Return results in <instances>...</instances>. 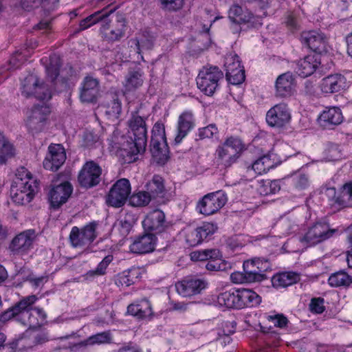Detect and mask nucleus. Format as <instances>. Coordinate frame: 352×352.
<instances>
[{
  "label": "nucleus",
  "instance_id": "nucleus-1",
  "mask_svg": "<svg viewBox=\"0 0 352 352\" xmlns=\"http://www.w3.org/2000/svg\"><path fill=\"white\" fill-rule=\"evenodd\" d=\"M128 126L133 137L130 136L122 144L121 155L127 157L125 162L130 163L135 161L139 155H142L147 144V129L146 120L137 113H132L128 121Z\"/></svg>",
  "mask_w": 352,
  "mask_h": 352
},
{
  "label": "nucleus",
  "instance_id": "nucleus-2",
  "mask_svg": "<svg viewBox=\"0 0 352 352\" xmlns=\"http://www.w3.org/2000/svg\"><path fill=\"white\" fill-rule=\"evenodd\" d=\"M38 182L25 167L16 170L15 179L11 186L12 201L19 205L30 203L38 191Z\"/></svg>",
  "mask_w": 352,
  "mask_h": 352
},
{
  "label": "nucleus",
  "instance_id": "nucleus-3",
  "mask_svg": "<svg viewBox=\"0 0 352 352\" xmlns=\"http://www.w3.org/2000/svg\"><path fill=\"white\" fill-rule=\"evenodd\" d=\"M217 301L221 307L241 309L258 306L261 297L250 289H232L219 294Z\"/></svg>",
  "mask_w": 352,
  "mask_h": 352
},
{
  "label": "nucleus",
  "instance_id": "nucleus-4",
  "mask_svg": "<svg viewBox=\"0 0 352 352\" xmlns=\"http://www.w3.org/2000/svg\"><path fill=\"white\" fill-rule=\"evenodd\" d=\"M245 149V145L239 138L230 136L215 151V159L219 165L230 167L240 157Z\"/></svg>",
  "mask_w": 352,
  "mask_h": 352
},
{
  "label": "nucleus",
  "instance_id": "nucleus-5",
  "mask_svg": "<svg viewBox=\"0 0 352 352\" xmlns=\"http://www.w3.org/2000/svg\"><path fill=\"white\" fill-rule=\"evenodd\" d=\"M51 110L46 104L35 105L27 110L25 124L32 133H38L44 131L49 124Z\"/></svg>",
  "mask_w": 352,
  "mask_h": 352
},
{
  "label": "nucleus",
  "instance_id": "nucleus-6",
  "mask_svg": "<svg viewBox=\"0 0 352 352\" xmlns=\"http://www.w3.org/2000/svg\"><path fill=\"white\" fill-rule=\"evenodd\" d=\"M34 299L30 301V304L24 306L20 309L19 316V322L27 327L28 329H36L41 327L47 318L46 313L42 308L32 307V306L38 300V298L36 295H30L23 298Z\"/></svg>",
  "mask_w": 352,
  "mask_h": 352
},
{
  "label": "nucleus",
  "instance_id": "nucleus-7",
  "mask_svg": "<svg viewBox=\"0 0 352 352\" xmlns=\"http://www.w3.org/2000/svg\"><path fill=\"white\" fill-rule=\"evenodd\" d=\"M21 91L24 97H34L40 100H48L52 97L50 86L41 82L34 74H29L22 80Z\"/></svg>",
  "mask_w": 352,
  "mask_h": 352
},
{
  "label": "nucleus",
  "instance_id": "nucleus-8",
  "mask_svg": "<svg viewBox=\"0 0 352 352\" xmlns=\"http://www.w3.org/2000/svg\"><path fill=\"white\" fill-rule=\"evenodd\" d=\"M223 78L222 72L215 66L204 67L196 78L198 89L207 96H212Z\"/></svg>",
  "mask_w": 352,
  "mask_h": 352
},
{
  "label": "nucleus",
  "instance_id": "nucleus-9",
  "mask_svg": "<svg viewBox=\"0 0 352 352\" xmlns=\"http://www.w3.org/2000/svg\"><path fill=\"white\" fill-rule=\"evenodd\" d=\"M338 232L336 228H331L327 222H316L309 227L300 241L307 246H314L333 236Z\"/></svg>",
  "mask_w": 352,
  "mask_h": 352
},
{
  "label": "nucleus",
  "instance_id": "nucleus-10",
  "mask_svg": "<svg viewBox=\"0 0 352 352\" xmlns=\"http://www.w3.org/2000/svg\"><path fill=\"white\" fill-rule=\"evenodd\" d=\"M217 230L216 224L210 222L203 223L200 226H188L181 231V236L189 246L201 244L208 236L213 234Z\"/></svg>",
  "mask_w": 352,
  "mask_h": 352
},
{
  "label": "nucleus",
  "instance_id": "nucleus-11",
  "mask_svg": "<svg viewBox=\"0 0 352 352\" xmlns=\"http://www.w3.org/2000/svg\"><path fill=\"white\" fill-rule=\"evenodd\" d=\"M228 201L227 195L223 190H217L204 195L197 205V211L204 215L210 216L217 213Z\"/></svg>",
  "mask_w": 352,
  "mask_h": 352
},
{
  "label": "nucleus",
  "instance_id": "nucleus-12",
  "mask_svg": "<svg viewBox=\"0 0 352 352\" xmlns=\"http://www.w3.org/2000/svg\"><path fill=\"white\" fill-rule=\"evenodd\" d=\"M131 187L127 179H118L110 188L106 196L108 206L120 208L124 205L131 194Z\"/></svg>",
  "mask_w": 352,
  "mask_h": 352
},
{
  "label": "nucleus",
  "instance_id": "nucleus-13",
  "mask_svg": "<svg viewBox=\"0 0 352 352\" xmlns=\"http://www.w3.org/2000/svg\"><path fill=\"white\" fill-rule=\"evenodd\" d=\"M126 29V21L121 15H116L114 21L109 17L101 24L100 33L102 37L109 41H117L124 36Z\"/></svg>",
  "mask_w": 352,
  "mask_h": 352
},
{
  "label": "nucleus",
  "instance_id": "nucleus-14",
  "mask_svg": "<svg viewBox=\"0 0 352 352\" xmlns=\"http://www.w3.org/2000/svg\"><path fill=\"white\" fill-rule=\"evenodd\" d=\"M97 224L89 223L82 228L74 226L69 234V241L74 248H83L90 245L97 237Z\"/></svg>",
  "mask_w": 352,
  "mask_h": 352
},
{
  "label": "nucleus",
  "instance_id": "nucleus-15",
  "mask_svg": "<svg viewBox=\"0 0 352 352\" xmlns=\"http://www.w3.org/2000/svg\"><path fill=\"white\" fill-rule=\"evenodd\" d=\"M291 119V110L285 102L274 105L267 111L265 117L267 124L277 129L285 127L290 122Z\"/></svg>",
  "mask_w": 352,
  "mask_h": 352
},
{
  "label": "nucleus",
  "instance_id": "nucleus-16",
  "mask_svg": "<svg viewBox=\"0 0 352 352\" xmlns=\"http://www.w3.org/2000/svg\"><path fill=\"white\" fill-rule=\"evenodd\" d=\"M224 66L226 79L230 84L239 85L245 80V70L236 54L228 55L226 57Z\"/></svg>",
  "mask_w": 352,
  "mask_h": 352
},
{
  "label": "nucleus",
  "instance_id": "nucleus-17",
  "mask_svg": "<svg viewBox=\"0 0 352 352\" xmlns=\"http://www.w3.org/2000/svg\"><path fill=\"white\" fill-rule=\"evenodd\" d=\"M43 160V165L46 170L56 171L66 160L65 148L60 144H51Z\"/></svg>",
  "mask_w": 352,
  "mask_h": 352
},
{
  "label": "nucleus",
  "instance_id": "nucleus-18",
  "mask_svg": "<svg viewBox=\"0 0 352 352\" xmlns=\"http://www.w3.org/2000/svg\"><path fill=\"white\" fill-rule=\"evenodd\" d=\"M229 19L237 24H250L253 28H257L262 25V18L254 15L249 10L243 9L238 4H234L229 10Z\"/></svg>",
  "mask_w": 352,
  "mask_h": 352
},
{
  "label": "nucleus",
  "instance_id": "nucleus-19",
  "mask_svg": "<svg viewBox=\"0 0 352 352\" xmlns=\"http://www.w3.org/2000/svg\"><path fill=\"white\" fill-rule=\"evenodd\" d=\"M102 170L94 162H87L82 168L78 175V182L81 186L91 188L100 182Z\"/></svg>",
  "mask_w": 352,
  "mask_h": 352
},
{
  "label": "nucleus",
  "instance_id": "nucleus-20",
  "mask_svg": "<svg viewBox=\"0 0 352 352\" xmlns=\"http://www.w3.org/2000/svg\"><path fill=\"white\" fill-rule=\"evenodd\" d=\"M144 228L155 233H162L168 229L171 224L166 220L165 214L161 210L151 211L142 221Z\"/></svg>",
  "mask_w": 352,
  "mask_h": 352
},
{
  "label": "nucleus",
  "instance_id": "nucleus-21",
  "mask_svg": "<svg viewBox=\"0 0 352 352\" xmlns=\"http://www.w3.org/2000/svg\"><path fill=\"white\" fill-rule=\"evenodd\" d=\"M296 82L291 72L279 75L275 81V96L280 98H287L296 93Z\"/></svg>",
  "mask_w": 352,
  "mask_h": 352
},
{
  "label": "nucleus",
  "instance_id": "nucleus-22",
  "mask_svg": "<svg viewBox=\"0 0 352 352\" xmlns=\"http://www.w3.org/2000/svg\"><path fill=\"white\" fill-rule=\"evenodd\" d=\"M300 40L302 44L319 54L327 50V38L321 32L316 30L302 32Z\"/></svg>",
  "mask_w": 352,
  "mask_h": 352
},
{
  "label": "nucleus",
  "instance_id": "nucleus-23",
  "mask_svg": "<svg viewBox=\"0 0 352 352\" xmlns=\"http://www.w3.org/2000/svg\"><path fill=\"white\" fill-rule=\"evenodd\" d=\"M207 286V283L204 279L196 278H186L175 284L177 293L188 297L199 294Z\"/></svg>",
  "mask_w": 352,
  "mask_h": 352
},
{
  "label": "nucleus",
  "instance_id": "nucleus-24",
  "mask_svg": "<svg viewBox=\"0 0 352 352\" xmlns=\"http://www.w3.org/2000/svg\"><path fill=\"white\" fill-rule=\"evenodd\" d=\"M349 87L346 78L342 74L329 75L322 79L320 88L324 94H333L341 91Z\"/></svg>",
  "mask_w": 352,
  "mask_h": 352
},
{
  "label": "nucleus",
  "instance_id": "nucleus-25",
  "mask_svg": "<svg viewBox=\"0 0 352 352\" xmlns=\"http://www.w3.org/2000/svg\"><path fill=\"white\" fill-rule=\"evenodd\" d=\"M100 86L98 79L86 76L81 83L80 98L83 102H95L99 95Z\"/></svg>",
  "mask_w": 352,
  "mask_h": 352
},
{
  "label": "nucleus",
  "instance_id": "nucleus-26",
  "mask_svg": "<svg viewBox=\"0 0 352 352\" xmlns=\"http://www.w3.org/2000/svg\"><path fill=\"white\" fill-rule=\"evenodd\" d=\"M195 126V118L190 110L184 111L178 118L175 142L179 143Z\"/></svg>",
  "mask_w": 352,
  "mask_h": 352
},
{
  "label": "nucleus",
  "instance_id": "nucleus-27",
  "mask_svg": "<svg viewBox=\"0 0 352 352\" xmlns=\"http://www.w3.org/2000/svg\"><path fill=\"white\" fill-rule=\"evenodd\" d=\"M73 192L72 184L65 182L52 188L50 192V200L53 208H58L66 203Z\"/></svg>",
  "mask_w": 352,
  "mask_h": 352
},
{
  "label": "nucleus",
  "instance_id": "nucleus-28",
  "mask_svg": "<svg viewBox=\"0 0 352 352\" xmlns=\"http://www.w3.org/2000/svg\"><path fill=\"white\" fill-rule=\"evenodd\" d=\"M156 236L153 234H146L138 236L130 245V250L135 254H147L155 250Z\"/></svg>",
  "mask_w": 352,
  "mask_h": 352
},
{
  "label": "nucleus",
  "instance_id": "nucleus-29",
  "mask_svg": "<svg viewBox=\"0 0 352 352\" xmlns=\"http://www.w3.org/2000/svg\"><path fill=\"white\" fill-rule=\"evenodd\" d=\"M320 65V57L319 54H309L298 61L296 72L300 76L306 78L313 74Z\"/></svg>",
  "mask_w": 352,
  "mask_h": 352
},
{
  "label": "nucleus",
  "instance_id": "nucleus-30",
  "mask_svg": "<svg viewBox=\"0 0 352 352\" xmlns=\"http://www.w3.org/2000/svg\"><path fill=\"white\" fill-rule=\"evenodd\" d=\"M144 81V73L142 68H130L124 77L123 86L124 93L135 91L142 86Z\"/></svg>",
  "mask_w": 352,
  "mask_h": 352
},
{
  "label": "nucleus",
  "instance_id": "nucleus-31",
  "mask_svg": "<svg viewBox=\"0 0 352 352\" xmlns=\"http://www.w3.org/2000/svg\"><path fill=\"white\" fill-rule=\"evenodd\" d=\"M116 9L117 7L109 8V6H107L100 10L95 12L80 22L79 30H85L98 23H104L107 17L113 13Z\"/></svg>",
  "mask_w": 352,
  "mask_h": 352
},
{
  "label": "nucleus",
  "instance_id": "nucleus-32",
  "mask_svg": "<svg viewBox=\"0 0 352 352\" xmlns=\"http://www.w3.org/2000/svg\"><path fill=\"white\" fill-rule=\"evenodd\" d=\"M34 239L33 230L23 232L13 239L10 248L12 252H25L32 247Z\"/></svg>",
  "mask_w": 352,
  "mask_h": 352
},
{
  "label": "nucleus",
  "instance_id": "nucleus-33",
  "mask_svg": "<svg viewBox=\"0 0 352 352\" xmlns=\"http://www.w3.org/2000/svg\"><path fill=\"white\" fill-rule=\"evenodd\" d=\"M278 163L274 160L273 154L265 155L256 160L251 166L248 168V173L254 171L256 175L266 173L270 169L275 168Z\"/></svg>",
  "mask_w": 352,
  "mask_h": 352
},
{
  "label": "nucleus",
  "instance_id": "nucleus-34",
  "mask_svg": "<svg viewBox=\"0 0 352 352\" xmlns=\"http://www.w3.org/2000/svg\"><path fill=\"white\" fill-rule=\"evenodd\" d=\"M127 312L138 318H146L153 315L150 301L146 299L136 300L127 307Z\"/></svg>",
  "mask_w": 352,
  "mask_h": 352
},
{
  "label": "nucleus",
  "instance_id": "nucleus-35",
  "mask_svg": "<svg viewBox=\"0 0 352 352\" xmlns=\"http://www.w3.org/2000/svg\"><path fill=\"white\" fill-rule=\"evenodd\" d=\"M342 120L341 110L334 107L324 110L319 117L320 123L324 127L340 124Z\"/></svg>",
  "mask_w": 352,
  "mask_h": 352
},
{
  "label": "nucleus",
  "instance_id": "nucleus-36",
  "mask_svg": "<svg viewBox=\"0 0 352 352\" xmlns=\"http://www.w3.org/2000/svg\"><path fill=\"white\" fill-rule=\"evenodd\" d=\"M299 280V274L294 272H285L274 274L272 278V283L274 287L279 289L292 285Z\"/></svg>",
  "mask_w": 352,
  "mask_h": 352
},
{
  "label": "nucleus",
  "instance_id": "nucleus-37",
  "mask_svg": "<svg viewBox=\"0 0 352 352\" xmlns=\"http://www.w3.org/2000/svg\"><path fill=\"white\" fill-rule=\"evenodd\" d=\"M109 101H107L103 106L102 109L107 118L110 120H116L118 119L121 111L122 105L117 96H107Z\"/></svg>",
  "mask_w": 352,
  "mask_h": 352
},
{
  "label": "nucleus",
  "instance_id": "nucleus-38",
  "mask_svg": "<svg viewBox=\"0 0 352 352\" xmlns=\"http://www.w3.org/2000/svg\"><path fill=\"white\" fill-rule=\"evenodd\" d=\"M141 272L138 267H132L118 274L116 278V284L118 286L128 287L134 284L140 277Z\"/></svg>",
  "mask_w": 352,
  "mask_h": 352
},
{
  "label": "nucleus",
  "instance_id": "nucleus-39",
  "mask_svg": "<svg viewBox=\"0 0 352 352\" xmlns=\"http://www.w3.org/2000/svg\"><path fill=\"white\" fill-rule=\"evenodd\" d=\"M145 188L153 199L163 197L166 191L164 179L158 175H155L152 179L146 184Z\"/></svg>",
  "mask_w": 352,
  "mask_h": 352
},
{
  "label": "nucleus",
  "instance_id": "nucleus-40",
  "mask_svg": "<svg viewBox=\"0 0 352 352\" xmlns=\"http://www.w3.org/2000/svg\"><path fill=\"white\" fill-rule=\"evenodd\" d=\"M155 41V36L149 32L145 31L137 37L131 40V42L135 45V52L140 54L142 50H149L153 46Z\"/></svg>",
  "mask_w": 352,
  "mask_h": 352
},
{
  "label": "nucleus",
  "instance_id": "nucleus-41",
  "mask_svg": "<svg viewBox=\"0 0 352 352\" xmlns=\"http://www.w3.org/2000/svg\"><path fill=\"white\" fill-rule=\"evenodd\" d=\"M151 152L154 162L164 165L169 158V151L167 143L151 144Z\"/></svg>",
  "mask_w": 352,
  "mask_h": 352
},
{
  "label": "nucleus",
  "instance_id": "nucleus-42",
  "mask_svg": "<svg viewBox=\"0 0 352 352\" xmlns=\"http://www.w3.org/2000/svg\"><path fill=\"white\" fill-rule=\"evenodd\" d=\"M34 298H21L14 306L8 309L6 311L0 314V321L6 322L12 318H15L19 322V316L20 309L25 307L27 302L30 304V301Z\"/></svg>",
  "mask_w": 352,
  "mask_h": 352
},
{
  "label": "nucleus",
  "instance_id": "nucleus-43",
  "mask_svg": "<svg viewBox=\"0 0 352 352\" xmlns=\"http://www.w3.org/2000/svg\"><path fill=\"white\" fill-rule=\"evenodd\" d=\"M328 283L333 287H348L352 283V276L344 270H340L329 277Z\"/></svg>",
  "mask_w": 352,
  "mask_h": 352
},
{
  "label": "nucleus",
  "instance_id": "nucleus-44",
  "mask_svg": "<svg viewBox=\"0 0 352 352\" xmlns=\"http://www.w3.org/2000/svg\"><path fill=\"white\" fill-rule=\"evenodd\" d=\"M15 155V148L12 143L0 132V164H5L7 160Z\"/></svg>",
  "mask_w": 352,
  "mask_h": 352
},
{
  "label": "nucleus",
  "instance_id": "nucleus-45",
  "mask_svg": "<svg viewBox=\"0 0 352 352\" xmlns=\"http://www.w3.org/2000/svg\"><path fill=\"white\" fill-rule=\"evenodd\" d=\"M280 189L278 180L261 179L258 182L257 191L263 196L278 192Z\"/></svg>",
  "mask_w": 352,
  "mask_h": 352
},
{
  "label": "nucleus",
  "instance_id": "nucleus-46",
  "mask_svg": "<svg viewBox=\"0 0 352 352\" xmlns=\"http://www.w3.org/2000/svg\"><path fill=\"white\" fill-rule=\"evenodd\" d=\"M113 337L110 331L98 333L87 338L82 344L85 346L107 344L112 342Z\"/></svg>",
  "mask_w": 352,
  "mask_h": 352
},
{
  "label": "nucleus",
  "instance_id": "nucleus-47",
  "mask_svg": "<svg viewBox=\"0 0 352 352\" xmlns=\"http://www.w3.org/2000/svg\"><path fill=\"white\" fill-rule=\"evenodd\" d=\"M151 195L146 190L133 192L129 197V204L134 207H144L149 204L152 199Z\"/></svg>",
  "mask_w": 352,
  "mask_h": 352
},
{
  "label": "nucleus",
  "instance_id": "nucleus-48",
  "mask_svg": "<svg viewBox=\"0 0 352 352\" xmlns=\"http://www.w3.org/2000/svg\"><path fill=\"white\" fill-rule=\"evenodd\" d=\"M61 66L60 58L58 56L54 54L50 58V63L46 66L45 70L47 79L52 83L57 78L59 75V70Z\"/></svg>",
  "mask_w": 352,
  "mask_h": 352
},
{
  "label": "nucleus",
  "instance_id": "nucleus-49",
  "mask_svg": "<svg viewBox=\"0 0 352 352\" xmlns=\"http://www.w3.org/2000/svg\"><path fill=\"white\" fill-rule=\"evenodd\" d=\"M243 266L247 281H261V274H259L257 265H254L252 259L245 261Z\"/></svg>",
  "mask_w": 352,
  "mask_h": 352
},
{
  "label": "nucleus",
  "instance_id": "nucleus-50",
  "mask_svg": "<svg viewBox=\"0 0 352 352\" xmlns=\"http://www.w3.org/2000/svg\"><path fill=\"white\" fill-rule=\"evenodd\" d=\"M58 0H23L21 6L23 9L27 11H30L32 9L38 8L43 6L44 8H51L54 6Z\"/></svg>",
  "mask_w": 352,
  "mask_h": 352
},
{
  "label": "nucleus",
  "instance_id": "nucleus-51",
  "mask_svg": "<svg viewBox=\"0 0 352 352\" xmlns=\"http://www.w3.org/2000/svg\"><path fill=\"white\" fill-rule=\"evenodd\" d=\"M160 143H167L165 127L163 123L157 122L152 129V136L151 144H160Z\"/></svg>",
  "mask_w": 352,
  "mask_h": 352
},
{
  "label": "nucleus",
  "instance_id": "nucleus-52",
  "mask_svg": "<svg viewBox=\"0 0 352 352\" xmlns=\"http://www.w3.org/2000/svg\"><path fill=\"white\" fill-rule=\"evenodd\" d=\"M220 256V252L216 249H206L192 252L190 254L193 261H208L210 258Z\"/></svg>",
  "mask_w": 352,
  "mask_h": 352
},
{
  "label": "nucleus",
  "instance_id": "nucleus-53",
  "mask_svg": "<svg viewBox=\"0 0 352 352\" xmlns=\"http://www.w3.org/2000/svg\"><path fill=\"white\" fill-rule=\"evenodd\" d=\"M113 256L109 254L106 256L101 262L99 263L98 266L95 270H90L87 273V276L93 277V276H103L106 274V270L109 265L113 261Z\"/></svg>",
  "mask_w": 352,
  "mask_h": 352
},
{
  "label": "nucleus",
  "instance_id": "nucleus-54",
  "mask_svg": "<svg viewBox=\"0 0 352 352\" xmlns=\"http://www.w3.org/2000/svg\"><path fill=\"white\" fill-rule=\"evenodd\" d=\"M219 130L214 124H208L206 126L199 128L196 133V140L211 139L218 135Z\"/></svg>",
  "mask_w": 352,
  "mask_h": 352
},
{
  "label": "nucleus",
  "instance_id": "nucleus-55",
  "mask_svg": "<svg viewBox=\"0 0 352 352\" xmlns=\"http://www.w3.org/2000/svg\"><path fill=\"white\" fill-rule=\"evenodd\" d=\"M229 263L221 258V254L217 258H210L206 265L209 271H223L229 266Z\"/></svg>",
  "mask_w": 352,
  "mask_h": 352
},
{
  "label": "nucleus",
  "instance_id": "nucleus-56",
  "mask_svg": "<svg viewBox=\"0 0 352 352\" xmlns=\"http://www.w3.org/2000/svg\"><path fill=\"white\" fill-rule=\"evenodd\" d=\"M352 197V182L344 184L340 189V195L336 198V203L343 205L349 202Z\"/></svg>",
  "mask_w": 352,
  "mask_h": 352
},
{
  "label": "nucleus",
  "instance_id": "nucleus-57",
  "mask_svg": "<svg viewBox=\"0 0 352 352\" xmlns=\"http://www.w3.org/2000/svg\"><path fill=\"white\" fill-rule=\"evenodd\" d=\"M265 317L268 322L273 323L274 327L280 329L286 327L289 322L287 317L282 314H269Z\"/></svg>",
  "mask_w": 352,
  "mask_h": 352
},
{
  "label": "nucleus",
  "instance_id": "nucleus-58",
  "mask_svg": "<svg viewBox=\"0 0 352 352\" xmlns=\"http://www.w3.org/2000/svg\"><path fill=\"white\" fill-rule=\"evenodd\" d=\"M252 261L254 262V265H257L258 272L261 274V280H263L265 278V272L271 269L270 262L267 259L261 258H252Z\"/></svg>",
  "mask_w": 352,
  "mask_h": 352
},
{
  "label": "nucleus",
  "instance_id": "nucleus-59",
  "mask_svg": "<svg viewBox=\"0 0 352 352\" xmlns=\"http://www.w3.org/2000/svg\"><path fill=\"white\" fill-rule=\"evenodd\" d=\"M309 310L311 313L320 314L325 310L324 300L322 298H313L309 303Z\"/></svg>",
  "mask_w": 352,
  "mask_h": 352
},
{
  "label": "nucleus",
  "instance_id": "nucleus-60",
  "mask_svg": "<svg viewBox=\"0 0 352 352\" xmlns=\"http://www.w3.org/2000/svg\"><path fill=\"white\" fill-rule=\"evenodd\" d=\"M164 9L177 11L182 8L184 0H160Z\"/></svg>",
  "mask_w": 352,
  "mask_h": 352
},
{
  "label": "nucleus",
  "instance_id": "nucleus-61",
  "mask_svg": "<svg viewBox=\"0 0 352 352\" xmlns=\"http://www.w3.org/2000/svg\"><path fill=\"white\" fill-rule=\"evenodd\" d=\"M293 182L294 186L298 190H304L309 185V179L304 174L295 175L293 177Z\"/></svg>",
  "mask_w": 352,
  "mask_h": 352
},
{
  "label": "nucleus",
  "instance_id": "nucleus-62",
  "mask_svg": "<svg viewBox=\"0 0 352 352\" xmlns=\"http://www.w3.org/2000/svg\"><path fill=\"white\" fill-rule=\"evenodd\" d=\"M115 227L118 228L122 236H125L129 233L132 228V222L127 217H125Z\"/></svg>",
  "mask_w": 352,
  "mask_h": 352
},
{
  "label": "nucleus",
  "instance_id": "nucleus-63",
  "mask_svg": "<svg viewBox=\"0 0 352 352\" xmlns=\"http://www.w3.org/2000/svg\"><path fill=\"white\" fill-rule=\"evenodd\" d=\"M48 276H41L38 277L30 275L27 278V280L29 281L32 285L35 287H41L45 283H46L48 280Z\"/></svg>",
  "mask_w": 352,
  "mask_h": 352
},
{
  "label": "nucleus",
  "instance_id": "nucleus-64",
  "mask_svg": "<svg viewBox=\"0 0 352 352\" xmlns=\"http://www.w3.org/2000/svg\"><path fill=\"white\" fill-rule=\"evenodd\" d=\"M322 193L326 195L329 199L334 201L336 203V198L338 196L336 195V190L333 187L324 188L322 190Z\"/></svg>",
  "mask_w": 352,
  "mask_h": 352
}]
</instances>
